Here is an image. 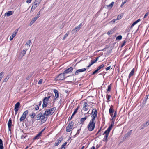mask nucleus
Instances as JSON below:
<instances>
[{
  "mask_svg": "<svg viewBox=\"0 0 149 149\" xmlns=\"http://www.w3.org/2000/svg\"><path fill=\"white\" fill-rule=\"evenodd\" d=\"M53 92L55 94V97L56 96V98H58L59 96V94L58 91L56 89H54Z\"/></svg>",
  "mask_w": 149,
  "mask_h": 149,
  "instance_id": "obj_16",
  "label": "nucleus"
},
{
  "mask_svg": "<svg viewBox=\"0 0 149 149\" xmlns=\"http://www.w3.org/2000/svg\"><path fill=\"white\" fill-rule=\"evenodd\" d=\"M67 144V142H65L61 146V148L63 149V148H65V146Z\"/></svg>",
  "mask_w": 149,
  "mask_h": 149,
  "instance_id": "obj_40",
  "label": "nucleus"
},
{
  "mask_svg": "<svg viewBox=\"0 0 149 149\" xmlns=\"http://www.w3.org/2000/svg\"><path fill=\"white\" fill-rule=\"evenodd\" d=\"M122 18V16L120 15H118L117 16L116 20H119L121 19Z\"/></svg>",
  "mask_w": 149,
  "mask_h": 149,
  "instance_id": "obj_51",
  "label": "nucleus"
},
{
  "mask_svg": "<svg viewBox=\"0 0 149 149\" xmlns=\"http://www.w3.org/2000/svg\"><path fill=\"white\" fill-rule=\"evenodd\" d=\"M41 135L42 134H41V133L39 132L38 134L36 135L34 138H33V139L34 140L38 139L41 136Z\"/></svg>",
  "mask_w": 149,
  "mask_h": 149,
  "instance_id": "obj_17",
  "label": "nucleus"
},
{
  "mask_svg": "<svg viewBox=\"0 0 149 149\" xmlns=\"http://www.w3.org/2000/svg\"><path fill=\"white\" fill-rule=\"evenodd\" d=\"M95 120L91 119L87 126L88 130L90 131H93L95 128V122H94Z\"/></svg>",
  "mask_w": 149,
  "mask_h": 149,
  "instance_id": "obj_1",
  "label": "nucleus"
},
{
  "mask_svg": "<svg viewBox=\"0 0 149 149\" xmlns=\"http://www.w3.org/2000/svg\"><path fill=\"white\" fill-rule=\"evenodd\" d=\"M97 61L95 60H91V63H92V64H93L95 63Z\"/></svg>",
  "mask_w": 149,
  "mask_h": 149,
  "instance_id": "obj_62",
  "label": "nucleus"
},
{
  "mask_svg": "<svg viewBox=\"0 0 149 149\" xmlns=\"http://www.w3.org/2000/svg\"><path fill=\"white\" fill-rule=\"evenodd\" d=\"M4 76V73L1 72L0 73V79H1Z\"/></svg>",
  "mask_w": 149,
  "mask_h": 149,
  "instance_id": "obj_43",
  "label": "nucleus"
},
{
  "mask_svg": "<svg viewBox=\"0 0 149 149\" xmlns=\"http://www.w3.org/2000/svg\"><path fill=\"white\" fill-rule=\"evenodd\" d=\"M122 37L121 35L118 36L116 39V40H120L122 39Z\"/></svg>",
  "mask_w": 149,
  "mask_h": 149,
  "instance_id": "obj_28",
  "label": "nucleus"
},
{
  "mask_svg": "<svg viewBox=\"0 0 149 149\" xmlns=\"http://www.w3.org/2000/svg\"><path fill=\"white\" fill-rule=\"evenodd\" d=\"M114 116H113V118L111 119V120H113L114 118L116 117V115L117 114L116 111H114Z\"/></svg>",
  "mask_w": 149,
  "mask_h": 149,
  "instance_id": "obj_41",
  "label": "nucleus"
},
{
  "mask_svg": "<svg viewBox=\"0 0 149 149\" xmlns=\"http://www.w3.org/2000/svg\"><path fill=\"white\" fill-rule=\"evenodd\" d=\"M113 29L111 30L108 32L107 34H108V35H109L111 34H112V33H113Z\"/></svg>",
  "mask_w": 149,
  "mask_h": 149,
  "instance_id": "obj_39",
  "label": "nucleus"
},
{
  "mask_svg": "<svg viewBox=\"0 0 149 149\" xmlns=\"http://www.w3.org/2000/svg\"><path fill=\"white\" fill-rule=\"evenodd\" d=\"M148 14H149V13L148 12L146 13L145 15L144 16L143 18H146V17H147V16L148 15Z\"/></svg>",
  "mask_w": 149,
  "mask_h": 149,
  "instance_id": "obj_64",
  "label": "nucleus"
},
{
  "mask_svg": "<svg viewBox=\"0 0 149 149\" xmlns=\"http://www.w3.org/2000/svg\"><path fill=\"white\" fill-rule=\"evenodd\" d=\"M87 118V117H85L84 118H81L80 120V124L83 125L84 124V121Z\"/></svg>",
  "mask_w": 149,
  "mask_h": 149,
  "instance_id": "obj_19",
  "label": "nucleus"
},
{
  "mask_svg": "<svg viewBox=\"0 0 149 149\" xmlns=\"http://www.w3.org/2000/svg\"><path fill=\"white\" fill-rule=\"evenodd\" d=\"M45 111L47 113V116H48L50 115H51L52 114L51 112L50 111V110L49 109H47Z\"/></svg>",
  "mask_w": 149,
  "mask_h": 149,
  "instance_id": "obj_18",
  "label": "nucleus"
},
{
  "mask_svg": "<svg viewBox=\"0 0 149 149\" xmlns=\"http://www.w3.org/2000/svg\"><path fill=\"white\" fill-rule=\"evenodd\" d=\"M82 26V23H81L77 27L80 30V29L81 27Z\"/></svg>",
  "mask_w": 149,
  "mask_h": 149,
  "instance_id": "obj_54",
  "label": "nucleus"
},
{
  "mask_svg": "<svg viewBox=\"0 0 149 149\" xmlns=\"http://www.w3.org/2000/svg\"><path fill=\"white\" fill-rule=\"evenodd\" d=\"M63 139V136H61L59 138V139H57L56 141L54 144L55 146H58L59 143L61 142Z\"/></svg>",
  "mask_w": 149,
  "mask_h": 149,
  "instance_id": "obj_8",
  "label": "nucleus"
},
{
  "mask_svg": "<svg viewBox=\"0 0 149 149\" xmlns=\"http://www.w3.org/2000/svg\"><path fill=\"white\" fill-rule=\"evenodd\" d=\"M65 74L63 73L60 74L57 77V80H62L65 78Z\"/></svg>",
  "mask_w": 149,
  "mask_h": 149,
  "instance_id": "obj_5",
  "label": "nucleus"
},
{
  "mask_svg": "<svg viewBox=\"0 0 149 149\" xmlns=\"http://www.w3.org/2000/svg\"><path fill=\"white\" fill-rule=\"evenodd\" d=\"M104 66V64H102L101 65H100L97 67V69L99 70L100 69L103 68Z\"/></svg>",
  "mask_w": 149,
  "mask_h": 149,
  "instance_id": "obj_31",
  "label": "nucleus"
},
{
  "mask_svg": "<svg viewBox=\"0 0 149 149\" xmlns=\"http://www.w3.org/2000/svg\"><path fill=\"white\" fill-rule=\"evenodd\" d=\"M86 70V69L85 68L78 69L73 74V75L74 76L78 75L79 73L85 71Z\"/></svg>",
  "mask_w": 149,
  "mask_h": 149,
  "instance_id": "obj_7",
  "label": "nucleus"
},
{
  "mask_svg": "<svg viewBox=\"0 0 149 149\" xmlns=\"http://www.w3.org/2000/svg\"><path fill=\"white\" fill-rule=\"evenodd\" d=\"M20 103L18 102L15 104L14 107L15 115H16L18 111L20 108Z\"/></svg>",
  "mask_w": 149,
  "mask_h": 149,
  "instance_id": "obj_6",
  "label": "nucleus"
},
{
  "mask_svg": "<svg viewBox=\"0 0 149 149\" xmlns=\"http://www.w3.org/2000/svg\"><path fill=\"white\" fill-rule=\"evenodd\" d=\"M113 107V106L112 105H111V106L110 108L109 109V113H113L114 112V111L112 107Z\"/></svg>",
  "mask_w": 149,
  "mask_h": 149,
  "instance_id": "obj_22",
  "label": "nucleus"
},
{
  "mask_svg": "<svg viewBox=\"0 0 149 149\" xmlns=\"http://www.w3.org/2000/svg\"><path fill=\"white\" fill-rule=\"evenodd\" d=\"M111 96L110 95H109L108 94H107L106 95V98L107 100L108 101L107 102H108L109 101H110V100H109Z\"/></svg>",
  "mask_w": 149,
  "mask_h": 149,
  "instance_id": "obj_30",
  "label": "nucleus"
},
{
  "mask_svg": "<svg viewBox=\"0 0 149 149\" xmlns=\"http://www.w3.org/2000/svg\"><path fill=\"white\" fill-rule=\"evenodd\" d=\"M18 31V29H17L15 31L13 32V33L14 34H15L16 35Z\"/></svg>",
  "mask_w": 149,
  "mask_h": 149,
  "instance_id": "obj_56",
  "label": "nucleus"
},
{
  "mask_svg": "<svg viewBox=\"0 0 149 149\" xmlns=\"http://www.w3.org/2000/svg\"><path fill=\"white\" fill-rule=\"evenodd\" d=\"M126 0H125L124 1H123V2L120 6V7H122L124 4L126 2Z\"/></svg>",
  "mask_w": 149,
  "mask_h": 149,
  "instance_id": "obj_53",
  "label": "nucleus"
},
{
  "mask_svg": "<svg viewBox=\"0 0 149 149\" xmlns=\"http://www.w3.org/2000/svg\"><path fill=\"white\" fill-rule=\"evenodd\" d=\"M33 74H29L28 77L26 78L27 80H29L32 76Z\"/></svg>",
  "mask_w": 149,
  "mask_h": 149,
  "instance_id": "obj_44",
  "label": "nucleus"
},
{
  "mask_svg": "<svg viewBox=\"0 0 149 149\" xmlns=\"http://www.w3.org/2000/svg\"><path fill=\"white\" fill-rule=\"evenodd\" d=\"M91 114L92 115L91 116V117L92 118V119L95 120V118L97 117V111L96 109H93Z\"/></svg>",
  "mask_w": 149,
  "mask_h": 149,
  "instance_id": "obj_2",
  "label": "nucleus"
},
{
  "mask_svg": "<svg viewBox=\"0 0 149 149\" xmlns=\"http://www.w3.org/2000/svg\"><path fill=\"white\" fill-rule=\"evenodd\" d=\"M110 132V130L107 129L103 133V135L105 134L103 139V141L104 142H106L107 141V138L109 134V132Z\"/></svg>",
  "mask_w": 149,
  "mask_h": 149,
  "instance_id": "obj_3",
  "label": "nucleus"
},
{
  "mask_svg": "<svg viewBox=\"0 0 149 149\" xmlns=\"http://www.w3.org/2000/svg\"><path fill=\"white\" fill-rule=\"evenodd\" d=\"M38 115H39L40 118H41V117L43 116V113H40L39 114H38Z\"/></svg>",
  "mask_w": 149,
  "mask_h": 149,
  "instance_id": "obj_61",
  "label": "nucleus"
},
{
  "mask_svg": "<svg viewBox=\"0 0 149 149\" xmlns=\"http://www.w3.org/2000/svg\"><path fill=\"white\" fill-rule=\"evenodd\" d=\"M26 49L25 50L24 49L23 52L22 53V57H23L24 56V55L26 53Z\"/></svg>",
  "mask_w": 149,
  "mask_h": 149,
  "instance_id": "obj_38",
  "label": "nucleus"
},
{
  "mask_svg": "<svg viewBox=\"0 0 149 149\" xmlns=\"http://www.w3.org/2000/svg\"><path fill=\"white\" fill-rule=\"evenodd\" d=\"M13 14V11H8V12L6 13L5 15H6V16L8 17L10 16Z\"/></svg>",
  "mask_w": 149,
  "mask_h": 149,
  "instance_id": "obj_23",
  "label": "nucleus"
},
{
  "mask_svg": "<svg viewBox=\"0 0 149 149\" xmlns=\"http://www.w3.org/2000/svg\"><path fill=\"white\" fill-rule=\"evenodd\" d=\"M39 115H38V114L36 115V118H37V119L38 120H40V119H41V118H40Z\"/></svg>",
  "mask_w": 149,
  "mask_h": 149,
  "instance_id": "obj_57",
  "label": "nucleus"
},
{
  "mask_svg": "<svg viewBox=\"0 0 149 149\" xmlns=\"http://www.w3.org/2000/svg\"><path fill=\"white\" fill-rule=\"evenodd\" d=\"M28 111L26 110L23 113L22 115L21 116L20 118V122L23 121L26 117V116L28 114Z\"/></svg>",
  "mask_w": 149,
  "mask_h": 149,
  "instance_id": "obj_4",
  "label": "nucleus"
},
{
  "mask_svg": "<svg viewBox=\"0 0 149 149\" xmlns=\"http://www.w3.org/2000/svg\"><path fill=\"white\" fill-rule=\"evenodd\" d=\"M74 123L73 121H71V122H70L68 125H71L72 126H73L74 125Z\"/></svg>",
  "mask_w": 149,
  "mask_h": 149,
  "instance_id": "obj_52",
  "label": "nucleus"
},
{
  "mask_svg": "<svg viewBox=\"0 0 149 149\" xmlns=\"http://www.w3.org/2000/svg\"><path fill=\"white\" fill-rule=\"evenodd\" d=\"M79 106H78L77 107V108L75 109L74 111V112L73 114L72 115L71 117L70 118H69V119H68V120H70L76 114V113L77 112L78 110L79 109Z\"/></svg>",
  "mask_w": 149,
  "mask_h": 149,
  "instance_id": "obj_11",
  "label": "nucleus"
},
{
  "mask_svg": "<svg viewBox=\"0 0 149 149\" xmlns=\"http://www.w3.org/2000/svg\"><path fill=\"white\" fill-rule=\"evenodd\" d=\"M71 131L70 130V127L69 126V125H68L66 127V131L67 132H69Z\"/></svg>",
  "mask_w": 149,
  "mask_h": 149,
  "instance_id": "obj_32",
  "label": "nucleus"
},
{
  "mask_svg": "<svg viewBox=\"0 0 149 149\" xmlns=\"http://www.w3.org/2000/svg\"><path fill=\"white\" fill-rule=\"evenodd\" d=\"M80 30L77 27H76L74 29H73L71 31V33L72 34H74L76 33L78 31Z\"/></svg>",
  "mask_w": 149,
  "mask_h": 149,
  "instance_id": "obj_14",
  "label": "nucleus"
},
{
  "mask_svg": "<svg viewBox=\"0 0 149 149\" xmlns=\"http://www.w3.org/2000/svg\"><path fill=\"white\" fill-rule=\"evenodd\" d=\"M42 100L43 101L47 102L49 100L47 98V97H44Z\"/></svg>",
  "mask_w": 149,
  "mask_h": 149,
  "instance_id": "obj_42",
  "label": "nucleus"
},
{
  "mask_svg": "<svg viewBox=\"0 0 149 149\" xmlns=\"http://www.w3.org/2000/svg\"><path fill=\"white\" fill-rule=\"evenodd\" d=\"M99 70L97 69L93 72L92 75H94Z\"/></svg>",
  "mask_w": 149,
  "mask_h": 149,
  "instance_id": "obj_55",
  "label": "nucleus"
},
{
  "mask_svg": "<svg viewBox=\"0 0 149 149\" xmlns=\"http://www.w3.org/2000/svg\"><path fill=\"white\" fill-rule=\"evenodd\" d=\"M80 130H81V128H80L78 130L76 134L75 135V136L78 135L79 133H80Z\"/></svg>",
  "mask_w": 149,
  "mask_h": 149,
  "instance_id": "obj_58",
  "label": "nucleus"
},
{
  "mask_svg": "<svg viewBox=\"0 0 149 149\" xmlns=\"http://www.w3.org/2000/svg\"><path fill=\"white\" fill-rule=\"evenodd\" d=\"M35 107V110H38L39 109V106H38V105H36Z\"/></svg>",
  "mask_w": 149,
  "mask_h": 149,
  "instance_id": "obj_60",
  "label": "nucleus"
},
{
  "mask_svg": "<svg viewBox=\"0 0 149 149\" xmlns=\"http://www.w3.org/2000/svg\"><path fill=\"white\" fill-rule=\"evenodd\" d=\"M35 116V113L33 112L32 113V114H31L30 115V117L31 118H33Z\"/></svg>",
  "mask_w": 149,
  "mask_h": 149,
  "instance_id": "obj_36",
  "label": "nucleus"
},
{
  "mask_svg": "<svg viewBox=\"0 0 149 149\" xmlns=\"http://www.w3.org/2000/svg\"><path fill=\"white\" fill-rule=\"evenodd\" d=\"M43 80L42 79H40L39 81L38 84H41Z\"/></svg>",
  "mask_w": 149,
  "mask_h": 149,
  "instance_id": "obj_50",
  "label": "nucleus"
},
{
  "mask_svg": "<svg viewBox=\"0 0 149 149\" xmlns=\"http://www.w3.org/2000/svg\"><path fill=\"white\" fill-rule=\"evenodd\" d=\"M4 148L2 140L0 139V149H3Z\"/></svg>",
  "mask_w": 149,
  "mask_h": 149,
  "instance_id": "obj_21",
  "label": "nucleus"
},
{
  "mask_svg": "<svg viewBox=\"0 0 149 149\" xmlns=\"http://www.w3.org/2000/svg\"><path fill=\"white\" fill-rule=\"evenodd\" d=\"M38 16H36L32 20V21L30 22L29 24L30 25H31L36 20L37 18H38Z\"/></svg>",
  "mask_w": 149,
  "mask_h": 149,
  "instance_id": "obj_13",
  "label": "nucleus"
},
{
  "mask_svg": "<svg viewBox=\"0 0 149 149\" xmlns=\"http://www.w3.org/2000/svg\"><path fill=\"white\" fill-rule=\"evenodd\" d=\"M132 130H131L128 131L126 134H125L123 138V140H126L128 137L130 136L131 134Z\"/></svg>",
  "mask_w": 149,
  "mask_h": 149,
  "instance_id": "obj_10",
  "label": "nucleus"
},
{
  "mask_svg": "<svg viewBox=\"0 0 149 149\" xmlns=\"http://www.w3.org/2000/svg\"><path fill=\"white\" fill-rule=\"evenodd\" d=\"M134 68L131 71L130 73L129 74L128 77L129 78H130V77L133 75L134 74Z\"/></svg>",
  "mask_w": 149,
  "mask_h": 149,
  "instance_id": "obj_20",
  "label": "nucleus"
},
{
  "mask_svg": "<svg viewBox=\"0 0 149 149\" xmlns=\"http://www.w3.org/2000/svg\"><path fill=\"white\" fill-rule=\"evenodd\" d=\"M114 3V2H112L111 4L107 5V6L108 7H110V8H111L113 6Z\"/></svg>",
  "mask_w": 149,
  "mask_h": 149,
  "instance_id": "obj_29",
  "label": "nucleus"
},
{
  "mask_svg": "<svg viewBox=\"0 0 149 149\" xmlns=\"http://www.w3.org/2000/svg\"><path fill=\"white\" fill-rule=\"evenodd\" d=\"M42 0H35V2L33 3L34 5H36L37 6H38V5L40 3Z\"/></svg>",
  "mask_w": 149,
  "mask_h": 149,
  "instance_id": "obj_15",
  "label": "nucleus"
},
{
  "mask_svg": "<svg viewBox=\"0 0 149 149\" xmlns=\"http://www.w3.org/2000/svg\"><path fill=\"white\" fill-rule=\"evenodd\" d=\"M31 44V40H29L26 42V44L29 45V46Z\"/></svg>",
  "mask_w": 149,
  "mask_h": 149,
  "instance_id": "obj_46",
  "label": "nucleus"
},
{
  "mask_svg": "<svg viewBox=\"0 0 149 149\" xmlns=\"http://www.w3.org/2000/svg\"><path fill=\"white\" fill-rule=\"evenodd\" d=\"M73 68L72 67H70V68L67 69L63 72V73L65 74H68L69 73L71 72L73 70Z\"/></svg>",
  "mask_w": 149,
  "mask_h": 149,
  "instance_id": "obj_9",
  "label": "nucleus"
},
{
  "mask_svg": "<svg viewBox=\"0 0 149 149\" xmlns=\"http://www.w3.org/2000/svg\"><path fill=\"white\" fill-rule=\"evenodd\" d=\"M43 103L42 104V107L43 108H44L46 107L48 105V103L47 102H45V101H43Z\"/></svg>",
  "mask_w": 149,
  "mask_h": 149,
  "instance_id": "obj_26",
  "label": "nucleus"
},
{
  "mask_svg": "<svg viewBox=\"0 0 149 149\" xmlns=\"http://www.w3.org/2000/svg\"><path fill=\"white\" fill-rule=\"evenodd\" d=\"M16 35L15 34H14L13 33L12 35L10 36V40H13V38Z\"/></svg>",
  "mask_w": 149,
  "mask_h": 149,
  "instance_id": "obj_33",
  "label": "nucleus"
},
{
  "mask_svg": "<svg viewBox=\"0 0 149 149\" xmlns=\"http://www.w3.org/2000/svg\"><path fill=\"white\" fill-rule=\"evenodd\" d=\"M56 109V108L55 107H53L51 109H50V111L51 112L52 111H53L54 112Z\"/></svg>",
  "mask_w": 149,
  "mask_h": 149,
  "instance_id": "obj_48",
  "label": "nucleus"
},
{
  "mask_svg": "<svg viewBox=\"0 0 149 149\" xmlns=\"http://www.w3.org/2000/svg\"><path fill=\"white\" fill-rule=\"evenodd\" d=\"M27 134L25 133L24 134L21 136V139H24L25 138H27L28 137V136L27 135Z\"/></svg>",
  "mask_w": 149,
  "mask_h": 149,
  "instance_id": "obj_24",
  "label": "nucleus"
},
{
  "mask_svg": "<svg viewBox=\"0 0 149 149\" xmlns=\"http://www.w3.org/2000/svg\"><path fill=\"white\" fill-rule=\"evenodd\" d=\"M115 120V118H114L113 120H112V121H111V124L108 127V128L107 129H108L110 131L112 129L113 127V126Z\"/></svg>",
  "mask_w": 149,
  "mask_h": 149,
  "instance_id": "obj_12",
  "label": "nucleus"
},
{
  "mask_svg": "<svg viewBox=\"0 0 149 149\" xmlns=\"http://www.w3.org/2000/svg\"><path fill=\"white\" fill-rule=\"evenodd\" d=\"M69 33V31H68L67 33L65 34L64 37H63V40H65V39L66 38V37L68 36V35Z\"/></svg>",
  "mask_w": 149,
  "mask_h": 149,
  "instance_id": "obj_35",
  "label": "nucleus"
},
{
  "mask_svg": "<svg viewBox=\"0 0 149 149\" xmlns=\"http://www.w3.org/2000/svg\"><path fill=\"white\" fill-rule=\"evenodd\" d=\"M126 41L125 40H124L123 41V43L121 45V47H123L125 45V43H126Z\"/></svg>",
  "mask_w": 149,
  "mask_h": 149,
  "instance_id": "obj_47",
  "label": "nucleus"
},
{
  "mask_svg": "<svg viewBox=\"0 0 149 149\" xmlns=\"http://www.w3.org/2000/svg\"><path fill=\"white\" fill-rule=\"evenodd\" d=\"M146 127V126L143 124L142 125H141L140 127V129H144V128Z\"/></svg>",
  "mask_w": 149,
  "mask_h": 149,
  "instance_id": "obj_63",
  "label": "nucleus"
},
{
  "mask_svg": "<svg viewBox=\"0 0 149 149\" xmlns=\"http://www.w3.org/2000/svg\"><path fill=\"white\" fill-rule=\"evenodd\" d=\"M146 127L148 126L149 125V119L147 121L143 124Z\"/></svg>",
  "mask_w": 149,
  "mask_h": 149,
  "instance_id": "obj_37",
  "label": "nucleus"
},
{
  "mask_svg": "<svg viewBox=\"0 0 149 149\" xmlns=\"http://www.w3.org/2000/svg\"><path fill=\"white\" fill-rule=\"evenodd\" d=\"M41 119H40V120H43L44 122H45L47 119V117H45V116H43L41 117Z\"/></svg>",
  "mask_w": 149,
  "mask_h": 149,
  "instance_id": "obj_25",
  "label": "nucleus"
},
{
  "mask_svg": "<svg viewBox=\"0 0 149 149\" xmlns=\"http://www.w3.org/2000/svg\"><path fill=\"white\" fill-rule=\"evenodd\" d=\"M9 77L8 76H7L4 79V82H6L8 80V79H9Z\"/></svg>",
  "mask_w": 149,
  "mask_h": 149,
  "instance_id": "obj_49",
  "label": "nucleus"
},
{
  "mask_svg": "<svg viewBox=\"0 0 149 149\" xmlns=\"http://www.w3.org/2000/svg\"><path fill=\"white\" fill-rule=\"evenodd\" d=\"M37 7V6L36 5H33V6L32 7L31 9V11H33L34 10L35 8Z\"/></svg>",
  "mask_w": 149,
  "mask_h": 149,
  "instance_id": "obj_34",
  "label": "nucleus"
},
{
  "mask_svg": "<svg viewBox=\"0 0 149 149\" xmlns=\"http://www.w3.org/2000/svg\"><path fill=\"white\" fill-rule=\"evenodd\" d=\"M87 102H84L83 105V108H84L87 107Z\"/></svg>",
  "mask_w": 149,
  "mask_h": 149,
  "instance_id": "obj_59",
  "label": "nucleus"
},
{
  "mask_svg": "<svg viewBox=\"0 0 149 149\" xmlns=\"http://www.w3.org/2000/svg\"><path fill=\"white\" fill-rule=\"evenodd\" d=\"M111 84L110 85H109L108 86V89H107V92H109V91H110L111 89Z\"/></svg>",
  "mask_w": 149,
  "mask_h": 149,
  "instance_id": "obj_45",
  "label": "nucleus"
},
{
  "mask_svg": "<svg viewBox=\"0 0 149 149\" xmlns=\"http://www.w3.org/2000/svg\"><path fill=\"white\" fill-rule=\"evenodd\" d=\"M12 125V120L10 118L8 122V126H11Z\"/></svg>",
  "mask_w": 149,
  "mask_h": 149,
  "instance_id": "obj_27",
  "label": "nucleus"
}]
</instances>
